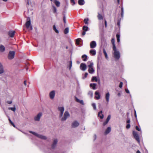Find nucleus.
Returning a JSON list of instances; mask_svg holds the SVG:
<instances>
[{
    "instance_id": "obj_11",
    "label": "nucleus",
    "mask_w": 153,
    "mask_h": 153,
    "mask_svg": "<svg viewBox=\"0 0 153 153\" xmlns=\"http://www.w3.org/2000/svg\"><path fill=\"white\" fill-rule=\"evenodd\" d=\"M55 91L53 90L51 91L49 93V97L51 99H53L55 97Z\"/></svg>"
},
{
    "instance_id": "obj_17",
    "label": "nucleus",
    "mask_w": 153,
    "mask_h": 153,
    "mask_svg": "<svg viewBox=\"0 0 153 153\" xmlns=\"http://www.w3.org/2000/svg\"><path fill=\"white\" fill-rule=\"evenodd\" d=\"M88 65V68L93 67L94 64L91 61H88L87 62Z\"/></svg>"
},
{
    "instance_id": "obj_45",
    "label": "nucleus",
    "mask_w": 153,
    "mask_h": 153,
    "mask_svg": "<svg viewBox=\"0 0 153 153\" xmlns=\"http://www.w3.org/2000/svg\"><path fill=\"white\" fill-rule=\"evenodd\" d=\"M80 39H78L76 40V42L77 44L79 45V41Z\"/></svg>"
},
{
    "instance_id": "obj_2",
    "label": "nucleus",
    "mask_w": 153,
    "mask_h": 153,
    "mask_svg": "<svg viewBox=\"0 0 153 153\" xmlns=\"http://www.w3.org/2000/svg\"><path fill=\"white\" fill-rule=\"evenodd\" d=\"M26 28L30 30H32L33 29V27L31 25L30 19L29 17H28L27 19V22L25 25Z\"/></svg>"
},
{
    "instance_id": "obj_5",
    "label": "nucleus",
    "mask_w": 153,
    "mask_h": 153,
    "mask_svg": "<svg viewBox=\"0 0 153 153\" xmlns=\"http://www.w3.org/2000/svg\"><path fill=\"white\" fill-rule=\"evenodd\" d=\"M15 55V52L13 51H9L8 57L9 59H13Z\"/></svg>"
},
{
    "instance_id": "obj_7",
    "label": "nucleus",
    "mask_w": 153,
    "mask_h": 153,
    "mask_svg": "<svg viewBox=\"0 0 153 153\" xmlns=\"http://www.w3.org/2000/svg\"><path fill=\"white\" fill-rule=\"evenodd\" d=\"M58 110L60 112V113L59 115V117H62L63 115V112L64 111V108L63 107H59L58 108Z\"/></svg>"
},
{
    "instance_id": "obj_33",
    "label": "nucleus",
    "mask_w": 153,
    "mask_h": 153,
    "mask_svg": "<svg viewBox=\"0 0 153 153\" xmlns=\"http://www.w3.org/2000/svg\"><path fill=\"white\" fill-rule=\"evenodd\" d=\"M82 58L83 59L84 61H86L87 60V56L86 55L84 54L82 56Z\"/></svg>"
},
{
    "instance_id": "obj_1",
    "label": "nucleus",
    "mask_w": 153,
    "mask_h": 153,
    "mask_svg": "<svg viewBox=\"0 0 153 153\" xmlns=\"http://www.w3.org/2000/svg\"><path fill=\"white\" fill-rule=\"evenodd\" d=\"M113 54L114 57L116 60L119 59L120 56V52L116 48H113Z\"/></svg>"
},
{
    "instance_id": "obj_34",
    "label": "nucleus",
    "mask_w": 153,
    "mask_h": 153,
    "mask_svg": "<svg viewBox=\"0 0 153 153\" xmlns=\"http://www.w3.org/2000/svg\"><path fill=\"white\" fill-rule=\"evenodd\" d=\"M103 53L105 55V57L106 59H108V56L107 53H106V52L105 49L104 48H103Z\"/></svg>"
},
{
    "instance_id": "obj_4",
    "label": "nucleus",
    "mask_w": 153,
    "mask_h": 153,
    "mask_svg": "<svg viewBox=\"0 0 153 153\" xmlns=\"http://www.w3.org/2000/svg\"><path fill=\"white\" fill-rule=\"evenodd\" d=\"M70 115L68 111H65L64 114L63 116L61 119V120L62 121H65L68 117H70Z\"/></svg>"
},
{
    "instance_id": "obj_27",
    "label": "nucleus",
    "mask_w": 153,
    "mask_h": 153,
    "mask_svg": "<svg viewBox=\"0 0 153 153\" xmlns=\"http://www.w3.org/2000/svg\"><path fill=\"white\" fill-rule=\"evenodd\" d=\"M102 111H100L99 112L98 114V116L100 117L101 119H102L103 118L104 115L102 114Z\"/></svg>"
},
{
    "instance_id": "obj_59",
    "label": "nucleus",
    "mask_w": 153,
    "mask_h": 153,
    "mask_svg": "<svg viewBox=\"0 0 153 153\" xmlns=\"http://www.w3.org/2000/svg\"><path fill=\"white\" fill-rule=\"evenodd\" d=\"M121 12L124 13V9L123 7H122L121 8Z\"/></svg>"
},
{
    "instance_id": "obj_46",
    "label": "nucleus",
    "mask_w": 153,
    "mask_h": 153,
    "mask_svg": "<svg viewBox=\"0 0 153 153\" xmlns=\"http://www.w3.org/2000/svg\"><path fill=\"white\" fill-rule=\"evenodd\" d=\"M123 83L122 82H120V84H119V87L120 88H122V86H123Z\"/></svg>"
},
{
    "instance_id": "obj_41",
    "label": "nucleus",
    "mask_w": 153,
    "mask_h": 153,
    "mask_svg": "<svg viewBox=\"0 0 153 153\" xmlns=\"http://www.w3.org/2000/svg\"><path fill=\"white\" fill-rule=\"evenodd\" d=\"M88 20L89 19L88 18L85 19H84V22L85 24H88Z\"/></svg>"
},
{
    "instance_id": "obj_47",
    "label": "nucleus",
    "mask_w": 153,
    "mask_h": 153,
    "mask_svg": "<svg viewBox=\"0 0 153 153\" xmlns=\"http://www.w3.org/2000/svg\"><path fill=\"white\" fill-rule=\"evenodd\" d=\"M88 75V73H85V75H84V77H83L82 78L84 79H85L87 77V75Z\"/></svg>"
},
{
    "instance_id": "obj_50",
    "label": "nucleus",
    "mask_w": 153,
    "mask_h": 153,
    "mask_svg": "<svg viewBox=\"0 0 153 153\" xmlns=\"http://www.w3.org/2000/svg\"><path fill=\"white\" fill-rule=\"evenodd\" d=\"M108 122L106 120V121L104 122L103 123V125L104 126L105 125L108 123Z\"/></svg>"
},
{
    "instance_id": "obj_13",
    "label": "nucleus",
    "mask_w": 153,
    "mask_h": 153,
    "mask_svg": "<svg viewBox=\"0 0 153 153\" xmlns=\"http://www.w3.org/2000/svg\"><path fill=\"white\" fill-rule=\"evenodd\" d=\"M58 140L57 139H55L53 140V142L52 145L51 147L52 149H54L56 147L57 143Z\"/></svg>"
},
{
    "instance_id": "obj_16",
    "label": "nucleus",
    "mask_w": 153,
    "mask_h": 153,
    "mask_svg": "<svg viewBox=\"0 0 153 153\" xmlns=\"http://www.w3.org/2000/svg\"><path fill=\"white\" fill-rule=\"evenodd\" d=\"M95 94L96 96H95V98L97 100H99L100 98V96L99 93L97 91H96L95 92Z\"/></svg>"
},
{
    "instance_id": "obj_31",
    "label": "nucleus",
    "mask_w": 153,
    "mask_h": 153,
    "mask_svg": "<svg viewBox=\"0 0 153 153\" xmlns=\"http://www.w3.org/2000/svg\"><path fill=\"white\" fill-rule=\"evenodd\" d=\"M111 42L113 45V49L116 48L115 45V40L114 38L111 39Z\"/></svg>"
},
{
    "instance_id": "obj_43",
    "label": "nucleus",
    "mask_w": 153,
    "mask_h": 153,
    "mask_svg": "<svg viewBox=\"0 0 153 153\" xmlns=\"http://www.w3.org/2000/svg\"><path fill=\"white\" fill-rule=\"evenodd\" d=\"M92 105L94 108V109L96 110V107L95 104V103H93L92 104Z\"/></svg>"
},
{
    "instance_id": "obj_44",
    "label": "nucleus",
    "mask_w": 153,
    "mask_h": 153,
    "mask_svg": "<svg viewBox=\"0 0 153 153\" xmlns=\"http://www.w3.org/2000/svg\"><path fill=\"white\" fill-rule=\"evenodd\" d=\"M111 115H108V116L107 119H106V120L107 121H108V122L110 120V119L111 118Z\"/></svg>"
},
{
    "instance_id": "obj_52",
    "label": "nucleus",
    "mask_w": 153,
    "mask_h": 153,
    "mask_svg": "<svg viewBox=\"0 0 153 153\" xmlns=\"http://www.w3.org/2000/svg\"><path fill=\"white\" fill-rule=\"evenodd\" d=\"M71 2L73 3V5L75 4V3L74 0H71Z\"/></svg>"
},
{
    "instance_id": "obj_26",
    "label": "nucleus",
    "mask_w": 153,
    "mask_h": 153,
    "mask_svg": "<svg viewBox=\"0 0 153 153\" xmlns=\"http://www.w3.org/2000/svg\"><path fill=\"white\" fill-rule=\"evenodd\" d=\"M90 53L92 55H95L96 54V51L94 50H91L90 51Z\"/></svg>"
},
{
    "instance_id": "obj_62",
    "label": "nucleus",
    "mask_w": 153,
    "mask_h": 153,
    "mask_svg": "<svg viewBox=\"0 0 153 153\" xmlns=\"http://www.w3.org/2000/svg\"><path fill=\"white\" fill-rule=\"evenodd\" d=\"M94 140H95L97 138V136L96 134L94 135Z\"/></svg>"
},
{
    "instance_id": "obj_39",
    "label": "nucleus",
    "mask_w": 153,
    "mask_h": 153,
    "mask_svg": "<svg viewBox=\"0 0 153 153\" xmlns=\"http://www.w3.org/2000/svg\"><path fill=\"white\" fill-rule=\"evenodd\" d=\"M8 109L9 110H11L12 111H13L14 112H15L16 110V108L15 107H10V108H8Z\"/></svg>"
},
{
    "instance_id": "obj_58",
    "label": "nucleus",
    "mask_w": 153,
    "mask_h": 153,
    "mask_svg": "<svg viewBox=\"0 0 153 153\" xmlns=\"http://www.w3.org/2000/svg\"><path fill=\"white\" fill-rule=\"evenodd\" d=\"M86 33L85 31H83L82 33V35L84 36L85 34Z\"/></svg>"
},
{
    "instance_id": "obj_38",
    "label": "nucleus",
    "mask_w": 153,
    "mask_h": 153,
    "mask_svg": "<svg viewBox=\"0 0 153 153\" xmlns=\"http://www.w3.org/2000/svg\"><path fill=\"white\" fill-rule=\"evenodd\" d=\"M83 30L84 31H87L88 30V28L87 26H84L83 27Z\"/></svg>"
},
{
    "instance_id": "obj_9",
    "label": "nucleus",
    "mask_w": 153,
    "mask_h": 153,
    "mask_svg": "<svg viewBox=\"0 0 153 153\" xmlns=\"http://www.w3.org/2000/svg\"><path fill=\"white\" fill-rule=\"evenodd\" d=\"M80 69L82 71H85L87 68V66L85 63H82L80 66Z\"/></svg>"
},
{
    "instance_id": "obj_42",
    "label": "nucleus",
    "mask_w": 153,
    "mask_h": 153,
    "mask_svg": "<svg viewBox=\"0 0 153 153\" xmlns=\"http://www.w3.org/2000/svg\"><path fill=\"white\" fill-rule=\"evenodd\" d=\"M135 128L136 130H137V131H141V128L140 127H139L138 126H136L135 127Z\"/></svg>"
},
{
    "instance_id": "obj_6",
    "label": "nucleus",
    "mask_w": 153,
    "mask_h": 153,
    "mask_svg": "<svg viewBox=\"0 0 153 153\" xmlns=\"http://www.w3.org/2000/svg\"><path fill=\"white\" fill-rule=\"evenodd\" d=\"M133 134L134 138L135 139L137 140V141L138 142V143H140V138L138 134H137V133L134 131H133Z\"/></svg>"
},
{
    "instance_id": "obj_21",
    "label": "nucleus",
    "mask_w": 153,
    "mask_h": 153,
    "mask_svg": "<svg viewBox=\"0 0 153 153\" xmlns=\"http://www.w3.org/2000/svg\"><path fill=\"white\" fill-rule=\"evenodd\" d=\"M5 50V48L2 45H0V51L2 52H4Z\"/></svg>"
},
{
    "instance_id": "obj_3",
    "label": "nucleus",
    "mask_w": 153,
    "mask_h": 153,
    "mask_svg": "<svg viewBox=\"0 0 153 153\" xmlns=\"http://www.w3.org/2000/svg\"><path fill=\"white\" fill-rule=\"evenodd\" d=\"M29 132L31 134H33L36 137H38V138H40L42 139L46 140L47 139V137L45 136L38 134L35 132L30 131H29Z\"/></svg>"
},
{
    "instance_id": "obj_19",
    "label": "nucleus",
    "mask_w": 153,
    "mask_h": 153,
    "mask_svg": "<svg viewBox=\"0 0 153 153\" xmlns=\"http://www.w3.org/2000/svg\"><path fill=\"white\" fill-rule=\"evenodd\" d=\"M52 1L53 2L56 6L59 7L60 6V3L59 1L57 0H53Z\"/></svg>"
},
{
    "instance_id": "obj_35",
    "label": "nucleus",
    "mask_w": 153,
    "mask_h": 153,
    "mask_svg": "<svg viewBox=\"0 0 153 153\" xmlns=\"http://www.w3.org/2000/svg\"><path fill=\"white\" fill-rule=\"evenodd\" d=\"M69 29L68 27L65 28L64 30V33L65 34H67L69 32Z\"/></svg>"
},
{
    "instance_id": "obj_37",
    "label": "nucleus",
    "mask_w": 153,
    "mask_h": 153,
    "mask_svg": "<svg viewBox=\"0 0 153 153\" xmlns=\"http://www.w3.org/2000/svg\"><path fill=\"white\" fill-rule=\"evenodd\" d=\"M91 81L92 82L95 81L96 82H97V77L96 76H93L92 78Z\"/></svg>"
},
{
    "instance_id": "obj_24",
    "label": "nucleus",
    "mask_w": 153,
    "mask_h": 153,
    "mask_svg": "<svg viewBox=\"0 0 153 153\" xmlns=\"http://www.w3.org/2000/svg\"><path fill=\"white\" fill-rule=\"evenodd\" d=\"M97 85V84L96 83H91L90 84V87H92L93 89L95 90L96 89V87Z\"/></svg>"
},
{
    "instance_id": "obj_23",
    "label": "nucleus",
    "mask_w": 153,
    "mask_h": 153,
    "mask_svg": "<svg viewBox=\"0 0 153 153\" xmlns=\"http://www.w3.org/2000/svg\"><path fill=\"white\" fill-rule=\"evenodd\" d=\"M68 64L67 65V67L69 68V69L71 70L72 66V62L71 60L68 62Z\"/></svg>"
},
{
    "instance_id": "obj_29",
    "label": "nucleus",
    "mask_w": 153,
    "mask_h": 153,
    "mask_svg": "<svg viewBox=\"0 0 153 153\" xmlns=\"http://www.w3.org/2000/svg\"><path fill=\"white\" fill-rule=\"evenodd\" d=\"M4 72V70L2 65L0 63V74Z\"/></svg>"
},
{
    "instance_id": "obj_18",
    "label": "nucleus",
    "mask_w": 153,
    "mask_h": 153,
    "mask_svg": "<svg viewBox=\"0 0 153 153\" xmlns=\"http://www.w3.org/2000/svg\"><path fill=\"white\" fill-rule=\"evenodd\" d=\"M111 131V128L110 127H108L106 129L105 132V134L107 135Z\"/></svg>"
},
{
    "instance_id": "obj_36",
    "label": "nucleus",
    "mask_w": 153,
    "mask_h": 153,
    "mask_svg": "<svg viewBox=\"0 0 153 153\" xmlns=\"http://www.w3.org/2000/svg\"><path fill=\"white\" fill-rule=\"evenodd\" d=\"M53 29L54 31L56 33H59V31L56 29L55 25H54L53 26Z\"/></svg>"
},
{
    "instance_id": "obj_25",
    "label": "nucleus",
    "mask_w": 153,
    "mask_h": 153,
    "mask_svg": "<svg viewBox=\"0 0 153 153\" xmlns=\"http://www.w3.org/2000/svg\"><path fill=\"white\" fill-rule=\"evenodd\" d=\"M78 3L79 5H82L85 4V2L84 0H79Z\"/></svg>"
},
{
    "instance_id": "obj_60",
    "label": "nucleus",
    "mask_w": 153,
    "mask_h": 153,
    "mask_svg": "<svg viewBox=\"0 0 153 153\" xmlns=\"http://www.w3.org/2000/svg\"><path fill=\"white\" fill-rule=\"evenodd\" d=\"M123 15H124V13L121 12V17L122 18H123Z\"/></svg>"
},
{
    "instance_id": "obj_61",
    "label": "nucleus",
    "mask_w": 153,
    "mask_h": 153,
    "mask_svg": "<svg viewBox=\"0 0 153 153\" xmlns=\"http://www.w3.org/2000/svg\"><path fill=\"white\" fill-rule=\"evenodd\" d=\"M134 116L136 117H137L136 112V111L135 110H134Z\"/></svg>"
},
{
    "instance_id": "obj_14",
    "label": "nucleus",
    "mask_w": 153,
    "mask_h": 153,
    "mask_svg": "<svg viewBox=\"0 0 153 153\" xmlns=\"http://www.w3.org/2000/svg\"><path fill=\"white\" fill-rule=\"evenodd\" d=\"M110 94L109 92L107 93L105 95V98L106 101L107 102H109V101Z\"/></svg>"
},
{
    "instance_id": "obj_15",
    "label": "nucleus",
    "mask_w": 153,
    "mask_h": 153,
    "mask_svg": "<svg viewBox=\"0 0 153 153\" xmlns=\"http://www.w3.org/2000/svg\"><path fill=\"white\" fill-rule=\"evenodd\" d=\"M15 32L14 31H10L8 32V35L11 37H13L15 34Z\"/></svg>"
},
{
    "instance_id": "obj_54",
    "label": "nucleus",
    "mask_w": 153,
    "mask_h": 153,
    "mask_svg": "<svg viewBox=\"0 0 153 153\" xmlns=\"http://www.w3.org/2000/svg\"><path fill=\"white\" fill-rule=\"evenodd\" d=\"M105 27H106L107 26V22L106 20H105Z\"/></svg>"
},
{
    "instance_id": "obj_55",
    "label": "nucleus",
    "mask_w": 153,
    "mask_h": 153,
    "mask_svg": "<svg viewBox=\"0 0 153 153\" xmlns=\"http://www.w3.org/2000/svg\"><path fill=\"white\" fill-rule=\"evenodd\" d=\"M9 122H10V123L11 124H13V123L11 121V120L10 119V118H9Z\"/></svg>"
},
{
    "instance_id": "obj_28",
    "label": "nucleus",
    "mask_w": 153,
    "mask_h": 153,
    "mask_svg": "<svg viewBox=\"0 0 153 153\" xmlns=\"http://www.w3.org/2000/svg\"><path fill=\"white\" fill-rule=\"evenodd\" d=\"M75 99L76 101L77 102H79L82 105H84V102L82 100H80L78 98H77L76 97H75Z\"/></svg>"
},
{
    "instance_id": "obj_22",
    "label": "nucleus",
    "mask_w": 153,
    "mask_h": 153,
    "mask_svg": "<svg viewBox=\"0 0 153 153\" xmlns=\"http://www.w3.org/2000/svg\"><path fill=\"white\" fill-rule=\"evenodd\" d=\"M52 10L53 11V12L54 13H56L57 12V9L56 7L54 5H52Z\"/></svg>"
},
{
    "instance_id": "obj_32",
    "label": "nucleus",
    "mask_w": 153,
    "mask_h": 153,
    "mask_svg": "<svg viewBox=\"0 0 153 153\" xmlns=\"http://www.w3.org/2000/svg\"><path fill=\"white\" fill-rule=\"evenodd\" d=\"M97 17L98 19L99 20H101L102 19H103L102 16L99 13H98Z\"/></svg>"
},
{
    "instance_id": "obj_30",
    "label": "nucleus",
    "mask_w": 153,
    "mask_h": 153,
    "mask_svg": "<svg viewBox=\"0 0 153 153\" xmlns=\"http://www.w3.org/2000/svg\"><path fill=\"white\" fill-rule=\"evenodd\" d=\"M120 34L117 33L116 34V38L117 39V41L118 43L120 41Z\"/></svg>"
},
{
    "instance_id": "obj_48",
    "label": "nucleus",
    "mask_w": 153,
    "mask_h": 153,
    "mask_svg": "<svg viewBox=\"0 0 153 153\" xmlns=\"http://www.w3.org/2000/svg\"><path fill=\"white\" fill-rule=\"evenodd\" d=\"M130 127V125L129 124H128L126 126V128L127 129H129Z\"/></svg>"
},
{
    "instance_id": "obj_12",
    "label": "nucleus",
    "mask_w": 153,
    "mask_h": 153,
    "mask_svg": "<svg viewBox=\"0 0 153 153\" xmlns=\"http://www.w3.org/2000/svg\"><path fill=\"white\" fill-rule=\"evenodd\" d=\"M97 44L95 41H92L90 43V46L91 48H94L96 47Z\"/></svg>"
},
{
    "instance_id": "obj_51",
    "label": "nucleus",
    "mask_w": 153,
    "mask_h": 153,
    "mask_svg": "<svg viewBox=\"0 0 153 153\" xmlns=\"http://www.w3.org/2000/svg\"><path fill=\"white\" fill-rule=\"evenodd\" d=\"M63 20L64 23H66V17L65 16L63 17Z\"/></svg>"
},
{
    "instance_id": "obj_56",
    "label": "nucleus",
    "mask_w": 153,
    "mask_h": 153,
    "mask_svg": "<svg viewBox=\"0 0 153 153\" xmlns=\"http://www.w3.org/2000/svg\"><path fill=\"white\" fill-rule=\"evenodd\" d=\"M7 103L9 104H11L12 103V101H7Z\"/></svg>"
},
{
    "instance_id": "obj_63",
    "label": "nucleus",
    "mask_w": 153,
    "mask_h": 153,
    "mask_svg": "<svg viewBox=\"0 0 153 153\" xmlns=\"http://www.w3.org/2000/svg\"><path fill=\"white\" fill-rule=\"evenodd\" d=\"M24 84L25 85H26V81H25L24 82Z\"/></svg>"
},
{
    "instance_id": "obj_49",
    "label": "nucleus",
    "mask_w": 153,
    "mask_h": 153,
    "mask_svg": "<svg viewBox=\"0 0 153 153\" xmlns=\"http://www.w3.org/2000/svg\"><path fill=\"white\" fill-rule=\"evenodd\" d=\"M125 90L126 93H127L128 94H129L130 93L128 89H126Z\"/></svg>"
},
{
    "instance_id": "obj_64",
    "label": "nucleus",
    "mask_w": 153,
    "mask_h": 153,
    "mask_svg": "<svg viewBox=\"0 0 153 153\" xmlns=\"http://www.w3.org/2000/svg\"><path fill=\"white\" fill-rule=\"evenodd\" d=\"M136 153H141L139 150H137L136 152Z\"/></svg>"
},
{
    "instance_id": "obj_10",
    "label": "nucleus",
    "mask_w": 153,
    "mask_h": 153,
    "mask_svg": "<svg viewBox=\"0 0 153 153\" xmlns=\"http://www.w3.org/2000/svg\"><path fill=\"white\" fill-rule=\"evenodd\" d=\"M79 124V123L77 121H75L73 122L71 125L72 128H75L78 127Z\"/></svg>"
},
{
    "instance_id": "obj_8",
    "label": "nucleus",
    "mask_w": 153,
    "mask_h": 153,
    "mask_svg": "<svg viewBox=\"0 0 153 153\" xmlns=\"http://www.w3.org/2000/svg\"><path fill=\"white\" fill-rule=\"evenodd\" d=\"M42 114L41 112L39 113L36 116L34 117V120L36 121H39L41 117L42 116Z\"/></svg>"
},
{
    "instance_id": "obj_40",
    "label": "nucleus",
    "mask_w": 153,
    "mask_h": 153,
    "mask_svg": "<svg viewBox=\"0 0 153 153\" xmlns=\"http://www.w3.org/2000/svg\"><path fill=\"white\" fill-rule=\"evenodd\" d=\"M88 95L91 96V97H92L93 96V92L91 91H89L88 93Z\"/></svg>"
},
{
    "instance_id": "obj_57",
    "label": "nucleus",
    "mask_w": 153,
    "mask_h": 153,
    "mask_svg": "<svg viewBox=\"0 0 153 153\" xmlns=\"http://www.w3.org/2000/svg\"><path fill=\"white\" fill-rule=\"evenodd\" d=\"M117 25L119 26H120V21H119L117 22Z\"/></svg>"
},
{
    "instance_id": "obj_20",
    "label": "nucleus",
    "mask_w": 153,
    "mask_h": 153,
    "mask_svg": "<svg viewBox=\"0 0 153 153\" xmlns=\"http://www.w3.org/2000/svg\"><path fill=\"white\" fill-rule=\"evenodd\" d=\"M88 71L90 74H93L94 72L93 67L88 68Z\"/></svg>"
},
{
    "instance_id": "obj_53",
    "label": "nucleus",
    "mask_w": 153,
    "mask_h": 153,
    "mask_svg": "<svg viewBox=\"0 0 153 153\" xmlns=\"http://www.w3.org/2000/svg\"><path fill=\"white\" fill-rule=\"evenodd\" d=\"M130 123V120L129 119H128L127 120V123L128 124H129Z\"/></svg>"
}]
</instances>
